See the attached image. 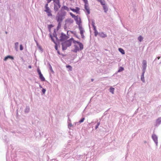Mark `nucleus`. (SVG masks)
<instances>
[{"label":"nucleus","mask_w":161,"mask_h":161,"mask_svg":"<svg viewBox=\"0 0 161 161\" xmlns=\"http://www.w3.org/2000/svg\"><path fill=\"white\" fill-rule=\"evenodd\" d=\"M114 88L111 86L109 89V91L112 94L114 93Z\"/></svg>","instance_id":"nucleus-22"},{"label":"nucleus","mask_w":161,"mask_h":161,"mask_svg":"<svg viewBox=\"0 0 161 161\" xmlns=\"http://www.w3.org/2000/svg\"><path fill=\"white\" fill-rule=\"evenodd\" d=\"M139 108H138L135 111V112L134 113V114H136L138 112Z\"/></svg>","instance_id":"nucleus-56"},{"label":"nucleus","mask_w":161,"mask_h":161,"mask_svg":"<svg viewBox=\"0 0 161 161\" xmlns=\"http://www.w3.org/2000/svg\"><path fill=\"white\" fill-rule=\"evenodd\" d=\"M19 44V43L18 42H16L15 43V47H17Z\"/></svg>","instance_id":"nucleus-50"},{"label":"nucleus","mask_w":161,"mask_h":161,"mask_svg":"<svg viewBox=\"0 0 161 161\" xmlns=\"http://www.w3.org/2000/svg\"><path fill=\"white\" fill-rule=\"evenodd\" d=\"M53 35V37H54L56 39V42L58 43V42H60L59 40V39L58 37H57L58 35L56 33V30L55 29H54Z\"/></svg>","instance_id":"nucleus-10"},{"label":"nucleus","mask_w":161,"mask_h":161,"mask_svg":"<svg viewBox=\"0 0 161 161\" xmlns=\"http://www.w3.org/2000/svg\"><path fill=\"white\" fill-rule=\"evenodd\" d=\"M46 91V89L45 88H43L42 90L41 94L42 95H43L45 94Z\"/></svg>","instance_id":"nucleus-33"},{"label":"nucleus","mask_w":161,"mask_h":161,"mask_svg":"<svg viewBox=\"0 0 161 161\" xmlns=\"http://www.w3.org/2000/svg\"><path fill=\"white\" fill-rule=\"evenodd\" d=\"M37 71L38 73V74L39 75L42 74L41 72V71L39 68H37Z\"/></svg>","instance_id":"nucleus-37"},{"label":"nucleus","mask_w":161,"mask_h":161,"mask_svg":"<svg viewBox=\"0 0 161 161\" xmlns=\"http://www.w3.org/2000/svg\"><path fill=\"white\" fill-rule=\"evenodd\" d=\"M98 126H98V125H96L95 127V130L97 129V128L98 127Z\"/></svg>","instance_id":"nucleus-62"},{"label":"nucleus","mask_w":161,"mask_h":161,"mask_svg":"<svg viewBox=\"0 0 161 161\" xmlns=\"http://www.w3.org/2000/svg\"><path fill=\"white\" fill-rule=\"evenodd\" d=\"M99 36L102 38H105L107 36L106 34H104L103 32H99Z\"/></svg>","instance_id":"nucleus-13"},{"label":"nucleus","mask_w":161,"mask_h":161,"mask_svg":"<svg viewBox=\"0 0 161 161\" xmlns=\"http://www.w3.org/2000/svg\"><path fill=\"white\" fill-rule=\"evenodd\" d=\"M74 39L73 37H72L71 38H70L68 40L67 39V42H70V44H72V42H73V41L74 40Z\"/></svg>","instance_id":"nucleus-30"},{"label":"nucleus","mask_w":161,"mask_h":161,"mask_svg":"<svg viewBox=\"0 0 161 161\" xmlns=\"http://www.w3.org/2000/svg\"><path fill=\"white\" fill-rule=\"evenodd\" d=\"M89 4L88 3H86V4H85V8L86 10H89V7L88 6Z\"/></svg>","instance_id":"nucleus-34"},{"label":"nucleus","mask_w":161,"mask_h":161,"mask_svg":"<svg viewBox=\"0 0 161 161\" xmlns=\"http://www.w3.org/2000/svg\"><path fill=\"white\" fill-rule=\"evenodd\" d=\"M36 46H37V47H38V49L40 50L42 52V53L43 52V49H42V47L41 46V45H40L39 43H38V44H36Z\"/></svg>","instance_id":"nucleus-27"},{"label":"nucleus","mask_w":161,"mask_h":161,"mask_svg":"<svg viewBox=\"0 0 161 161\" xmlns=\"http://www.w3.org/2000/svg\"><path fill=\"white\" fill-rule=\"evenodd\" d=\"M39 79L40 80L42 81H46L44 77L43 76L42 74H41L39 75Z\"/></svg>","instance_id":"nucleus-16"},{"label":"nucleus","mask_w":161,"mask_h":161,"mask_svg":"<svg viewBox=\"0 0 161 161\" xmlns=\"http://www.w3.org/2000/svg\"><path fill=\"white\" fill-rule=\"evenodd\" d=\"M54 48L55 50H56L57 51L59 50V49H58V45L56 44H55Z\"/></svg>","instance_id":"nucleus-43"},{"label":"nucleus","mask_w":161,"mask_h":161,"mask_svg":"<svg viewBox=\"0 0 161 161\" xmlns=\"http://www.w3.org/2000/svg\"><path fill=\"white\" fill-rule=\"evenodd\" d=\"M61 45H62V50L63 51H64V50L67 49V47H68L66 46L63 43H61Z\"/></svg>","instance_id":"nucleus-18"},{"label":"nucleus","mask_w":161,"mask_h":161,"mask_svg":"<svg viewBox=\"0 0 161 161\" xmlns=\"http://www.w3.org/2000/svg\"><path fill=\"white\" fill-rule=\"evenodd\" d=\"M60 55H62L63 57H65L67 55L66 54H64L62 53H61Z\"/></svg>","instance_id":"nucleus-52"},{"label":"nucleus","mask_w":161,"mask_h":161,"mask_svg":"<svg viewBox=\"0 0 161 161\" xmlns=\"http://www.w3.org/2000/svg\"><path fill=\"white\" fill-rule=\"evenodd\" d=\"M61 43H63L64 44L68 47H69L71 46V44L69 42H67V40Z\"/></svg>","instance_id":"nucleus-15"},{"label":"nucleus","mask_w":161,"mask_h":161,"mask_svg":"<svg viewBox=\"0 0 161 161\" xmlns=\"http://www.w3.org/2000/svg\"><path fill=\"white\" fill-rule=\"evenodd\" d=\"M136 133L133 134L132 135V137H134L136 136Z\"/></svg>","instance_id":"nucleus-60"},{"label":"nucleus","mask_w":161,"mask_h":161,"mask_svg":"<svg viewBox=\"0 0 161 161\" xmlns=\"http://www.w3.org/2000/svg\"><path fill=\"white\" fill-rule=\"evenodd\" d=\"M49 37L51 38V41L55 44L57 42H56V41L54 40V38H53V35L52 36V35L51 33H50L49 34Z\"/></svg>","instance_id":"nucleus-19"},{"label":"nucleus","mask_w":161,"mask_h":161,"mask_svg":"<svg viewBox=\"0 0 161 161\" xmlns=\"http://www.w3.org/2000/svg\"><path fill=\"white\" fill-rule=\"evenodd\" d=\"M60 42H58V43L57 42V43H56V44H57L58 45V47H60Z\"/></svg>","instance_id":"nucleus-48"},{"label":"nucleus","mask_w":161,"mask_h":161,"mask_svg":"<svg viewBox=\"0 0 161 161\" xmlns=\"http://www.w3.org/2000/svg\"><path fill=\"white\" fill-rule=\"evenodd\" d=\"M71 119H69V117H68V123H69V122L70 123V122H71Z\"/></svg>","instance_id":"nucleus-57"},{"label":"nucleus","mask_w":161,"mask_h":161,"mask_svg":"<svg viewBox=\"0 0 161 161\" xmlns=\"http://www.w3.org/2000/svg\"><path fill=\"white\" fill-rule=\"evenodd\" d=\"M67 23L65 24L64 26V30H66L67 29Z\"/></svg>","instance_id":"nucleus-45"},{"label":"nucleus","mask_w":161,"mask_h":161,"mask_svg":"<svg viewBox=\"0 0 161 161\" xmlns=\"http://www.w3.org/2000/svg\"><path fill=\"white\" fill-rule=\"evenodd\" d=\"M8 59H10L12 60H13L14 59V57L10 55H8L4 57L3 60L5 61H6Z\"/></svg>","instance_id":"nucleus-12"},{"label":"nucleus","mask_w":161,"mask_h":161,"mask_svg":"<svg viewBox=\"0 0 161 161\" xmlns=\"http://www.w3.org/2000/svg\"><path fill=\"white\" fill-rule=\"evenodd\" d=\"M62 9H64L65 10H68L69 8H68L65 6H64L62 8Z\"/></svg>","instance_id":"nucleus-44"},{"label":"nucleus","mask_w":161,"mask_h":161,"mask_svg":"<svg viewBox=\"0 0 161 161\" xmlns=\"http://www.w3.org/2000/svg\"><path fill=\"white\" fill-rule=\"evenodd\" d=\"M78 45L79 47L77 45L75 44L74 45L75 48L74 49L71 50V51L75 53H77V52L81 51L83 49L84 45L83 44L82 45L80 44Z\"/></svg>","instance_id":"nucleus-3"},{"label":"nucleus","mask_w":161,"mask_h":161,"mask_svg":"<svg viewBox=\"0 0 161 161\" xmlns=\"http://www.w3.org/2000/svg\"><path fill=\"white\" fill-rule=\"evenodd\" d=\"M103 5V9L104 10H106V5L105 4V5Z\"/></svg>","instance_id":"nucleus-55"},{"label":"nucleus","mask_w":161,"mask_h":161,"mask_svg":"<svg viewBox=\"0 0 161 161\" xmlns=\"http://www.w3.org/2000/svg\"><path fill=\"white\" fill-rule=\"evenodd\" d=\"M57 53L59 55H60L62 53H61L59 50H58V51H57Z\"/></svg>","instance_id":"nucleus-54"},{"label":"nucleus","mask_w":161,"mask_h":161,"mask_svg":"<svg viewBox=\"0 0 161 161\" xmlns=\"http://www.w3.org/2000/svg\"><path fill=\"white\" fill-rule=\"evenodd\" d=\"M38 84H39V87L41 88L42 89L43 88L42 87V86L40 84V83H38Z\"/></svg>","instance_id":"nucleus-58"},{"label":"nucleus","mask_w":161,"mask_h":161,"mask_svg":"<svg viewBox=\"0 0 161 161\" xmlns=\"http://www.w3.org/2000/svg\"><path fill=\"white\" fill-rule=\"evenodd\" d=\"M73 43L75 44H77L78 45L81 44L82 45V43L78 41H76L74 39V40L73 41Z\"/></svg>","instance_id":"nucleus-26"},{"label":"nucleus","mask_w":161,"mask_h":161,"mask_svg":"<svg viewBox=\"0 0 161 161\" xmlns=\"http://www.w3.org/2000/svg\"><path fill=\"white\" fill-rule=\"evenodd\" d=\"M91 21V25L93 28V30L94 31V36H97V35H99V33L97 30L96 26L95 25V20L93 19H92Z\"/></svg>","instance_id":"nucleus-5"},{"label":"nucleus","mask_w":161,"mask_h":161,"mask_svg":"<svg viewBox=\"0 0 161 161\" xmlns=\"http://www.w3.org/2000/svg\"><path fill=\"white\" fill-rule=\"evenodd\" d=\"M74 20H75L76 22V24L78 25V28L82 26V21L81 18L80 17H79L78 15L76 16L74 18Z\"/></svg>","instance_id":"nucleus-6"},{"label":"nucleus","mask_w":161,"mask_h":161,"mask_svg":"<svg viewBox=\"0 0 161 161\" xmlns=\"http://www.w3.org/2000/svg\"><path fill=\"white\" fill-rule=\"evenodd\" d=\"M54 26V25L52 24L48 25V31L51 32V28Z\"/></svg>","instance_id":"nucleus-25"},{"label":"nucleus","mask_w":161,"mask_h":161,"mask_svg":"<svg viewBox=\"0 0 161 161\" xmlns=\"http://www.w3.org/2000/svg\"><path fill=\"white\" fill-rule=\"evenodd\" d=\"M107 111H108V110L106 111H105V112L104 113V114H103L104 115H106V114H107Z\"/></svg>","instance_id":"nucleus-63"},{"label":"nucleus","mask_w":161,"mask_h":161,"mask_svg":"<svg viewBox=\"0 0 161 161\" xmlns=\"http://www.w3.org/2000/svg\"><path fill=\"white\" fill-rule=\"evenodd\" d=\"M119 51L121 53L122 55H124L125 54V50L121 48H118Z\"/></svg>","instance_id":"nucleus-20"},{"label":"nucleus","mask_w":161,"mask_h":161,"mask_svg":"<svg viewBox=\"0 0 161 161\" xmlns=\"http://www.w3.org/2000/svg\"><path fill=\"white\" fill-rule=\"evenodd\" d=\"M76 13L77 14H80V11H72Z\"/></svg>","instance_id":"nucleus-47"},{"label":"nucleus","mask_w":161,"mask_h":161,"mask_svg":"<svg viewBox=\"0 0 161 161\" xmlns=\"http://www.w3.org/2000/svg\"><path fill=\"white\" fill-rule=\"evenodd\" d=\"M152 139L155 143L156 146H157L158 144V138L156 134H153L152 135Z\"/></svg>","instance_id":"nucleus-9"},{"label":"nucleus","mask_w":161,"mask_h":161,"mask_svg":"<svg viewBox=\"0 0 161 161\" xmlns=\"http://www.w3.org/2000/svg\"><path fill=\"white\" fill-rule=\"evenodd\" d=\"M34 40L35 42H36V44L38 43L35 37L34 38Z\"/></svg>","instance_id":"nucleus-53"},{"label":"nucleus","mask_w":161,"mask_h":161,"mask_svg":"<svg viewBox=\"0 0 161 161\" xmlns=\"http://www.w3.org/2000/svg\"><path fill=\"white\" fill-rule=\"evenodd\" d=\"M58 22V26L57 27V31H58L60 28L61 26V22Z\"/></svg>","instance_id":"nucleus-21"},{"label":"nucleus","mask_w":161,"mask_h":161,"mask_svg":"<svg viewBox=\"0 0 161 161\" xmlns=\"http://www.w3.org/2000/svg\"><path fill=\"white\" fill-rule=\"evenodd\" d=\"M66 37L67 36H66V35L63 32H61L60 33L59 40L60 42H63L67 40Z\"/></svg>","instance_id":"nucleus-7"},{"label":"nucleus","mask_w":161,"mask_h":161,"mask_svg":"<svg viewBox=\"0 0 161 161\" xmlns=\"http://www.w3.org/2000/svg\"><path fill=\"white\" fill-rule=\"evenodd\" d=\"M28 68H29V69H31V68H32V66L31 65H29L28 66Z\"/></svg>","instance_id":"nucleus-64"},{"label":"nucleus","mask_w":161,"mask_h":161,"mask_svg":"<svg viewBox=\"0 0 161 161\" xmlns=\"http://www.w3.org/2000/svg\"><path fill=\"white\" fill-rule=\"evenodd\" d=\"M84 3H85V4H86V3H88L87 0H83Z\"/></svg>","instance_id":"nucleus-51"},{"label":"nucleus","mask_w":161,"mask_h":161,"mask_svg":"<svg viewBox=\"0 0 161 161\" xmlns=\"http://www.w3.org/2000/svg\"><path fill=\"white\" fill-rule=\"evenodd\" d=\"M69 32H70L72 34H73L75 32V31H70V30H69Z\"/></svg>","instance_id":"nucleus-59"},{"label":"nucleus","mask_w":161,"mask_h":161,"mask_svg":"<svg viewBox=\"0 0 161 161\" xmlns=\"http://www.w3.org/2000/svg\"><path fill=\"white\" fill-rule=\"evenodd\" d=\"M70 15L72 17V18H74L75 17L76 15L73 14L72 13L70 12L69 13Z\"/></svg>","instance_id":"nucleus-42"},{"label":"nucleus","mask_w":161,"mask_h":161,"mask_svg":"<svg viewBox=\"0 0 161 161\" xmlns=\"http://www.w3.org/2000/svg\"><path fill=\"white\" fill-rule=\"evenodd\" d=\"M69 31H67V35H66V36H67V39H68L69 38Z\"/></svg>","instance_id":"nucleus-40"},{"label":"nucleus","mask_w":161,"mask_h":161,"mask_svg":"<svg viewBox=\"0 0 161 161\" xmlns=\"http://www.w3.org/2000/svg\"><path fill=\"white\" fill-rule=\"evenodd\" d=\"M85 11V13L86 15L87 16V17L88 18V15L90 13V11Z\"/></svg>","instance_id":"nucleus-38"},{"label":"nucleus","mask_w":161,"mask_h":161,"mask_svg":"<svg viewBox=\"0 0 161 161\" xmlns=\"http://www.w3.org/2000/svg\"><path fill=\"white\" fill-rule=\"evenodd\" d=\"M46 12L47 15L48 17L52 16V14L51 13L52 11H44Z\"/></svg>","instance_id":"nucleus-23"},{"label":"nucleus","mask_w":161,"mask_h":161,"mask_svg":"<svg viewBox=\"0 0 161 161\" xmlns=\"http://www.w3.org/2000/svg\"><path fill=\"white\" fill-rule=\"evenodd\" d=\"M66 68L68 69H69V70L71 71H72V67L69 65H66Z\"/></svg>","instance_id":"nucleus-29"},{"label":"nucleus","mask_w":161,"mask_h":161,"mask_svg":"<svg viewBox=\"0 0 161 161\" xmlns=\"http://www.w3.org/2000/svg\"><path fill=\"white\" fill-rule=\"evenodd\" d=\"M19 116L18 113V109H17L16 110V118L17 119L18 118Z\"/></svg>","instance_id":"nucleus-46"},{"label":"nucleus","mask_w":161,"mask_h":161,"mask_svg":"<svg viewBox=\"0 0 161 161\" xmlns=\"http://www.w3.org/2000/svg\"><path fill=\"white\" fill-rule=\"evenodd\" d=\"M124 70V68L123 67L120 66L119 68L117 71V72H120L123 71Z\"/></svg>","instance_id":"nucleus-28"},{"label":"nucleus","mask_w":161,"mask_h":161,"mask_svg":"<svg viewBox=\"0 0 161 161\" xmlns=\"http://www.w3.org/2000/svg\"><path fill=\"white\" fill-rule=\"evenodd\" d=\"M74 125H72V124L71 123H68V128H69L70 130V128L72 127H73Z\"/></svg>","instance_id":"nucleus-36"},{"label":"nucleus","mask_w":161,"mask_h":161,"mask_svg":"<svg viewBox=\"0 0 161 161\" xmlns=\"http://www.w3.org/2000/svg\"><path fill=\"white\" fill-rule=\"evenodd\" d=\"M48 3L53 1L54 3V9H58L60 7L59 0H46Z\"/></svg>","instance_id":"nucleus-4"},{"label":"nucleus","mask_w":161,"mask_h":161,"mask_svg":"<svg viewBox=\"0 0 161 161\" xmlns=\"http://www.w3.org/2000/svg\"><path fill=\"white\" fill-rule=\"evenodd\" d=\"M5 137H6V136H4L3 139H4V140L5 141V142H7V140L6 139V138H4Z\"/></svg>","instance_id":"nucleus-61"},{"label":"nucleus","mask_w":161,"mask_h":161,"mask_svg":"<svg viewBox=\"0 0 161 161\" xmlns=\"http://www.w3.org/2000/svg\"><path fill=\"white\" fill-rule=\"evenodd\" d=\"M30 111V108L29 106L26 105L25 109L24 112L25 113H27Z\"/></svg>","instance_id":"nucleus-17"},{"label":"nucleus","mask_w":161,"mask_h":161,"mask_svg":"<svg viewBox=\"0 0 161 161\" xmlns=\"http://www.w3.org/2000/svg\"><path fill=\"white\" fill-rule=\"evenodd\" d=\"M47 6H48V4H47L46 5L45 7L46 9V10H49V8L47 7Z\"/></svg>","instance_id":"nucleus-49"},{"label":"nucleus","mask_w":161,"mask_h":161,"mask_svg":"<svg viewBox=\"0 0 161 161\" xmlns=\"http://www.w3.org/2000/svg\"><path fill=\"white\" fill-rule=\"evenodd\" d=\"M79 27H80L78 28V29L80 31V34L81 35V38L84 39L85 38V36L84 35L85 31L82 26L80 27V26H79Z\"/></svg>","instance_id":"nucleus-8"},{"label":"nucleus","mask_w":161,"mask_h":161,"mask_svg":"<svg viewBox=\"0 0 161 161\" xmlns=\"http://www.w3.org/2000/svg\"><path fill=\"white\" fill-rule=\"evenodd\" d=\"M24 47L22 44H20L19 45V49L20 51H22L23 50Z\"/></svg>","instance_id":"nucleus-41"},{"label":"nucleus","mask_w":161,"mask_h":161,"mask_svg":"<svg viewBox=\"0 0 161 161\" xmlns=\"http://www.w3.org/2000/svg\"><path fill=\"white\" fill-rule=\"evenodd\" d=\"M73 20L71 18H68L65 20V23L67 24L68 23H69L70 24H71L73 23Z\"/></svg>","instance_id":"nucleus-14"},{"label":"nucleus","mask_w":161,"mask_h":161,"mask_svg":"<svg viewBox=\"0 0 161 161\" xmlns=\"http://www.w3.org/2000/svg\"><path fill=\"white\" fill-rule=\"evenodd\" d=\"M98 1L100 2L102 5H105V2L104 0H97Z\"/></svg>","instance_id":"nucleus-31"},{"label":"nucleus","mask_w":161,"mask_h":161,"mask_svg":"<svg viewBox=\"0 0 161 161\" xmlns=\"http://www.w3.org/2000/svg\"><path fill=\"white\" fill-rule=\"evenodd\" d=\"M66 13L64 11H59L56 17L57 22H62L65 18Z\"/></svg>","instance_id":"nucleus-1"},{"label":"nucleus","mask_w":161,"mask_h":161,"mask_svg":"<svg viewBox=\"0 0 161 161\" xmlns=\"http://www.w3.org/2000/svg\"><path fill=\"white\" fill-rule=\"evenodd\" d=\"M48 65L49 66V68L51 72L53 74H54V71L53 70L52 68V67L49 62H48Z\"/></svg>","instance_id":"nucleus-24"},{"label":"nucleus","mask_w":161,"mask_h":161,"mask_svg":"<svg viewBox=\"0 0 161 161\" xmlns=\"http://www.w3.org/2000/svg\"><path fill=\"white\" fill-rule=\"evenodd\" d=\"M143 38L142 36L140 35L138 37V40L140 42H141L142 41Z\"/></svg>","instance_id":"nucleus-32"},{"label":"nucleus","mask_w":161,"mask_h":161,"mask_svg":"<svg viewBox=\"0 0 161 161\" xmlns=\"http://www.w3.org/2000/svg\"><path fill=\"white\" fill-rule=\"evenodd\" d=\"M85 119V118H84V117L82 118L78 122L79 124H80L82 123V122H83L84 121Z\"/></svg>","instance_id":"nucleus-35"},{"label":"nucleus","mask_w":161,"mask_h":161,"mask_svg":"<svg viewBox=\"0 0 161 161\" xmlns=\"http://www.w3.org/2000/svg\"><path fill=\"white\" fill-rule=\"evenodd\" d=\"M147 67V61L146 60H144L142 62V72L141 75V80L143 82L145 81L144 75L146 72Z\"/></svg>","instance_id":"nucleus-2"},{"label":"nucleus","mask_w":161,"mask_h":161,"mask_svg":"<svg viewBox=\"0 0 161 161\" xmlns=\"http://www.w3.org/2000/svg\"><path fill=\"white\" fill-rule=\"evenodd\" d=\"M161 123V117L158 118L156 120V123L154 125L155 126L158 127Z\"/></svg>","instance_id":"nucleus-11"},{"label":"nucleus","mask_w":161,"mask_h":161,"mask_svg":"<svg viewBox=\"0 0 161 161\" xmlns=\"http://www.w3.org/2000/svg\"><path fill=\"white\" fill-rule=\"evenodd\" d=\"M73 34L74 35V36L76 37L78 39H80L79 37L78 36V35L76 34V31H75Z\"/></svg>","instance_id":"nucleus-39"}]
</instances>
